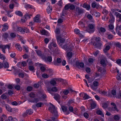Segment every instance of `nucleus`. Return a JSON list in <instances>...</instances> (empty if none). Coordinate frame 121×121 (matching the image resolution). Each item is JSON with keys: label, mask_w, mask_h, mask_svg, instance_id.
<instances>
[{"label": "nucleus", "mask_w": 121, "mask_h": 121, "mask_svg": "<svg viewBox=\"0 0 121 121\" xmlns=\"http://www.w3.org/2000/svg\"><path fill=\"white\" fill-rule=\"evenodd\" d=\"M56 46L57 45L55 43L52 42L49 45L48 48L51 50L53 52H59V50L58 48H57L56 49L55 48V47H56Z\"/></svg>", "instance_id": "obj_1"}, {"label": "nucleus", "mask_w": 121, "mask_h": 121, "mask_svg": "<svg viewBox=\"0 0 121 121\" xmlns=\"http://www.w3.org/2000/svg\"><path fill=\"white\" fill-rule=\"evenodd\" d=\"M49 110L55 116L58 117V115L57 112L53 104H51V105L49 108Z\"/></svg>", "instance_id": "obj_2"}, {"label": "nucleus", "mask_w": 121, "mask_h": 121, "mask_svg": "<svg viewBox=\"0 0 121 121\" xmlns=\"http://www.w3.org/2000/svg\"><path fill=\"white\" fill-rule=\"evenodd\" d=\"M111 45V42H108L105 44V48L103 49V51L104 53H107L110 48V46Z\"/></svg>", "instance_id": "obj_3"}, {"label": "nucleus", "mask_w": 121, "mask_h": 121, "mask_svg": "<svg viewBox=\"0 0 121 121\" xmlns=\"http://www.w3.org/2000/svg\"><path fill=\"white\" fill-rule=\"evenodd\" d=\"M75 7L74 5L70 3L66 4L65 7V10H68L69 9L70 10H73L75 9Z\"/></svg>", "instance_id": "obj_4"}, {"label": "nucleus", "mask_w": 121, "mask_h": 121, "mask_svg": "<svg viewBox=\"0 0 121 121\" xmlns=\"http://www.w3.org/2000/svg\"><path fill=\"white\" fill-rule=\"evenodd\" d=\"M47 90L49 92L52 94V95H53V94L54 93H52V92H57L58 90V89L56 87H53L51 89L48 87L47 88Z\"/></svg>", "instance_id": "obj_5"}, {"label": "nucleus", "mask_w": 121, "mask_h": 121, "mask_svg": "<svg viewBox=\"0 0 121 121\" xmlns=\"http://www.w3.org/2000/svg\"><path fill=\"white\" fill-rule=\"evenodd\" d=\"M33 112L32 109H27L25 112L23 113L22 116L23 117H25L26 116L27 114L31 115Z\"/></svg>", "instance_id": "obj_6"}, {"label": "nucleus", "mask_w": 121, "mask_h": 121, "mask_svg": "<svg viewBox=\"0 0 121 121\" xmlns=\"http://www.w3.org/2000/svg\"><path fill=\"white\" fill-rule=\"evenodd\" d=\"M34 21L36 23H39L41 22V21L40 19V15L39 14L36 15L34 18Z\"/></svg>", "instance_id": "obj_7"}, {"label": "nucleus", "mask_w": 121, "mask_h": 121, "mask_svg": "<svg viewBox=\"0 0 121 121\" xmlns=\"http://www.w3.org/2000/svg\"><path fill=\"white\" fill-rule=\"evenodd\" d=\"M95 25L94 24H90L88 25V27L90 30H91L90 31H88V32L90 33H93L94 32V29L95 28Z\"/></svg>", "instance_id": "obj_8"}, {"label": "nucleus", "mask_w": 121, "mask_h": 121, "mask_svg": "<svg viewBox=\"0 0 121 121\" xmlns=\"http://www.w3.org/2000/svg\"><path fill=\"white\" fill-rule=\"evenodd\" d=\"M41 99L39 98H35L33 99H30L29 100L30 102L37 103L38 102L41 101Z\"/></svg>", "instance_id": "obj_9"}, {"label": "nucleus", "mask_w": 121, "mask_h": 121, "mask_svg": "<svg viewBox=\"0 0 121 121\" xmlns=\"http://www.w3.org/2000/svg\"><path fill=\"white\" fill-rule=\"evenodd\" d=\"M57 40L59 43H63L65 41V40L64 38H62L60 36L57 35L56 37Z\"/></svg>", "instance_id": "obj_10"}, {"label": "nucleus", "mask_w": 121, "mask_h": 121, "mask_svg": "<svg viewBox=\"0 0 121 121\" xmlns=\"http://www.w3.org/2000/svg\"><path fill=\"white\" fill-rule=\"evenodd\" d=\"M76 64L77 66L79 68H83L84 67V65L83 62H79L78 61H77L76 62Z\"/></svg>", "instance_id": "obj_11"}, {"label": "nucleus", "mask_w": 121, "mask_h": 121, "mask_svg": "<svg viewBox=\"0 0 121 121\" xmlns=\"http://www.w3.org/2000/svg\"><path fill=\"white\" fill-rule=\"evenodd\" d=\"M61 108L63 111L65 112V114L66 115H68L70 113L67 110V107L65 106H63L61 107Z\"/></svg>", "instance_id": "obj_12"}, {"label": "nucleus", "mask_w": 121, "mask_h": 121, "mask_svg": "<svg viewBox=\"0 0 121 121\" xmlns=\"http://www.w3.org/2000/svg\"><path fill=\"white\" fill-rule=\"evenodd\" d=\"M103 59H102L100 61V63L103 65L104 66H105L106 65V58L103 55Z\"/></svg>", "instance_id": "obj_13"}, {"label": "nucleus", "mask_w": 121, "mask_h": 121, "mask_svg": "<svg viewBox=\"0 0 121 121\" xmlns=\"http://www.w3.org/2000/svg\"><path fill=\"white\" fill-rule=\"evenodd\" d=\"M40 32L42 35L47 36L49 35V34L48 32L44 29H42L41 30Z\"/></svg>", "instance_id": "obj_14"}, {"label": "nucleus", "mask_w": 121, "mask_h": 121, "mask_svg": "<svg viewBox=\"0 0 121 121\" xmlns=\"http://www.w3.org/2000/svg\"><path fill=\"white\" fill-rule=\"evenodd\" d=\"M61 60L60 58H57V59L56 61L54 60L53 61V63L55 65H58L59 63H60L61 62Z\"/></svg>", "instance_id": "obj_15"}, {"label": "nucleus", "mask_w": 121, "mask_h": 121, "mask_svg": "<svg viewBox=\"0 0 121 121\" xmlns=\"http://www.w3.org/2000/svg\"><path fill=\"white\" fill-rule=\"evenodd\" d=\"M53 95H54V98L56 99L59 103H60V102L59 101V100L60 99V96L58 94H53Z\"/></svg>", "instance_id": "obj_16"}, {"label": "nucleus", "mask_w": 121, "mask_h": 121, "mask_svg": "<svg viewBox=\"0 0 121 121\" xmlns=\"http://www.w3.org/2000/svg\"><path fill=\"white\" fill-rule=\"evenodd\" d=\"M56 78L52 79L50 82V83L51 85L53 86H55L56 84Z\"/></svg>", "instance_id": "obj_17"}, {"label": "nucleus", "mask_w": 121, "mask_h": 121, "mask_svg": "<svg viewBox=\"0 0 121 121\" xmlns=\"http://www.w3.org/2000/svg\"><path fill=\"white\" fill-rule=\"evenodd\" d=\"M4 106L7 110L9 112H11L12 111V109L8 104H4Z\"/></svg>", "instance_id": "obj_18"}, {"label": "nucleus", "mask_w": 121, "mask_h": 121, "mask_svg": "<svg viewBox=\"0 0 121 121\" xmlns=\"http://www.w3.org/2000/svg\"><path fill=\"white\" fill-rule=\"evenodd\" d=\"M47 73L49 77H51L53 75V70L51 69H48L47 71Z\"/></svg>", "instance_id": "obj_19"}, {"label": "nucleus", "mask_w": 121, "mask_h": 121, "mask_svg": "<svg viewBox=\"0 0 121 121\" xmlns=\"http://www.w3.org/2000/svg\"><path fill=\"white\" fill-rule=\"evenodd\" d=\"M3 67L4 68H8L9 67V64L6 61H4L3 62Z\"/></svg>", "instance_id": "obj_20"}, {"label": "nucleus", "mask_w": 121, "mask_h": 121, "mask_svg": "<svg viewBox=\"0 0 121 121\" xmlns=\"http://www.w3.org/2000/svg\"><path fill=\"white\" fill-rule=\"evenodd\" d=\"M63 48H65V49L68 50V51H71L73 48V47L71 45V47H68V48L66 45H65L63 46Z\"/></svg>", "instance_id": "obj_21"}, {"label": "nucleus", "mask_w": 121, "mask_h": 121, "mask_svg": "<svg viewBox=\"0 0 121 121\" xmlns=\"http://www.w3.org/2000/svg\"><path fill=\"white\" fill-rule=\"evenodd\" d=\"M111 104L114 106V107H112V110L114 111H116L117 112H118L119 111V110L117 108L116 104L114 103H111Z\"/></svg>", "instance_id": "obj_22"}, {"label": "nucleus", "mask_w": 121, "mask_h": 121, "mask_svg": "<svg viewBox=\"0 0 121 121\" xmlns=\"http://www.w3.org/2000/svg\"><path fill=\"white\" fill-rule=\"evenodd\" d=\"M52 10V6L49 5L47 8V12L48 13H51Z\"/></svg>", "instance_id": "obj_23"}, {"label": "nucleus", "mask_w": 121, "mask_h": 121, "mask_svg": "<svg viewBox=\"0 0 121 121\" xmlns=\"http://www.w3.org/2000/svg\"><path fill=\"white\" fill-rule=\"evenodd\" d=\"M15 47L16 48L18 51H22V48L19 43H17L16 44Z\"/></svg>", "instance_id": "obj_24"}, {"label": "nucleus", "mask_w": 121, "mask_h": 121, "mask_svg": "<svg viewBox=\"0 0 121 121\" xmlns=\"http://www.w3.org/2000/svg\"><path fill=\"white\" fill-rule=\"evenodd\" d=\"M109 15L110 18V19L109 21V22L111 23H113L114 21V18L112 13H110Z\"/></svg>", "instance_id": "obj_25"}, {"label": "nucleus", "mask_w": 121, "mask_h": 121, "mask_svg": "<svg viewBox=\"0 0 121 121\" xmlns=\"http://www.w3.org/2000/svg\"><path fill=\"white\" fill-rule=\"evenodd\" d=\"M8 29V26L7 24H4L3 26L2 30L4 31Z\"/></svg>", "instance_id": "obj_26"}, {"label": "nucleus", "mask_w": 121, "mask_h": 121, "mask_svg": "<svg viewBox=\"0 0 121 121\" xmlns=\"http://www.w3.org/2000/svg\"><path fill=\"white\" fill-rule=\"evenodd\" d=\"M83 8L86 9L88 10L90 9V6L89 5L85 3L83 4Z\"/></svg>", "instance_id": "obj_27"}, {"label": "nucleus", "mask_w": 121, "mask_h": 121, "mask_svg": "<svg viewBox=\"0 0 121 121\" xmlns=\"http://www.w3.org/2000/svg\"><path fill=\"white\" fill-rule=\"evenodd\" d=\"M98 92L100 94L105 95H106L107 93V92L104 90H99L98 91Z\"/></svg>", "instance_id": "obj_28"}, {"label": "nucleus", "mask_w": 121, "mask_h": 121, "mask_svg": "<svg viewBox=\"0 0 121 121\" xmlns=\"http://www.w3.org/2000/svg\"><path fill=\"white\" fill-rule=\"evenodd\" d=\"M33 6L26 3L25 5V7L26 9H33Z\"/></svg>", "instance_id": "obj_29"}, {"label": "nucleus", "mask_w": 121, "mask_h": 121, "mask_svg": "<svg viewBox=\"0 0 121 121\" xmlns=\"http://www.w3.org/2000/svg\"><path fill=\"white\" fill-rule=\"evenodd\" d=\"M32 16V14H30L29 13H26L25 15L24 16V17H25L27 19L28 18H30Z\"/></svg>", "instance_id": "obj_30"}, {"label": "nucleus", "mask_w": 121, "mask_h": 121, "mask_svg": "<svg viewBox=\"0 0 121 121\" xmlns=\"http://www.w3.org/2000/svg\"><path fill=\"white\" fill-rule=\"evenodd\" d=\"M96 113L97 114L101 115L102 116L104 117V114L100 110H98L96 112Z\"/></svg>", "instance_id": "obj_31"}, {"label": "nucleus", "mask_w": 121, "mask_h": 121, "mask_svg": "<svg viewBox=\"0 0 121 121\" xmlns=\"http://www.w3.org/2000/svg\"><path fill=\"white\" fill-rule=\"evenodd\" d=\"M91 109L95 108L96 107V104L95 102H92L91 104Z\"/></svg>", "instance_id": "obj_32"}, {"label": "nucleus", "mask_w": 121, "mask_h": 121, "mask_svg": "<svg viewBox=\"0 0 121 121\" xmlns=\"http://www.w3.org/2000/svg\"><path fill=\"white\" fill-rule=\"evenodd\" d=\"M92 39H94L95 41L96 42H98L100 41L101 39L99 37H95V36H93L92 38Z\"/></svg>", "instance_id": "obj_33"}, {"label": "nucleus", "mask_w": 121, "mask_h": 121, "mask_svg": "<svg viewBox=\"0 0 121 121\" xmlns=\"http://www.w3.org/2000/svg\"><path fill=\"white\" fill-rule=\"evenodd\" d=\"M67 56L68 59L69 60L72 57V53L70 52H68L67 54Z\"/></svg>", "instance_id": "obj_34"}, {"label": "nucleus", "mask_w": 121, "mask_h": 121, "mask_svg": "<svg viewBox=\"0 0 121 121\" xmlns=\"http://www.w3.org/2000/svg\"><path fill=\"white\" fill-rule=\"evenodd\" d=\"M8 120L10 121H17L16 118H13L12 116H9L8 117Z\"/></svg>", "instance_id": "obj_35"}, {"label": "nucleus", "mask_w": 121, "mask_h": 121, "mask_svg": "<svg viewBox=\"0 0 121 121\" xmlns=\"http://www.w3.org/2000/svg\"><path fill=\"white\" fill-rule=\"evenodd\" d=\"M42 76L43 78L46 79L50 77L47 73H44L42 74Z\"/></svg>", "instance_id": "obj_36"}, {"label": "nucleus", "mask_w": 121, "mask_h": 121, "mask_svg": "<svg viewBox=\"0 0 121 121\" xmlns=\"http://www.w3.org/2000/svg\"><path fill=\"white\" fill-rule=\"evenodd\" d=\"M15 13L20 16H22V12L20 11H17L15 12Z\"/></svg>", "instance_id": "obj_37"}, {"label": "nucleus", "mask_w": 121, "mask_h": 121, "mask_svg": "<svg viewBox=\"0 0 121 121\" xmlns=\"http://www.w3.org/2000/svg\"><path fill=\"white\" fill-rule=\"evenodd\" d=\"M77 9H78L77 12L78 14L79 15L83 13V11L82 9H80L79 7L77 8Z\"/></svg>", "instance_id": "obj_38"}, {"label": "nucleus", "mask_w": 121, "mask_h": 121, "mask_svg": "<svg viewBox=\"0 0 121 121\" xmlns=\"http://www.w3.org/2000/svg\"><path fill=\"white\" fill-rule=\"evenodd\" d=\"M116 16L117 17L119 18L120 19L119 22L121 20V14L118 12H117L116 13Z\"/></svg>", "instance_id": "obj_39"}, {"label": "nucleus", "mask_w": 121, "mask_h": 121, "mask_svg": "<svg viewBox=\"0 0 121 121\" xmlns=\"http://www.w3.org/2000/svg\"><path fill=\"white\" fill-rule=\"evenodd\" d=\"M26 74V73H19L18 75L19 77L23 78L24 77Z\"/></svg>", "instance_id": "obj_40"}, {"label": "nucleus", "mask_w": 121, "mask_h": 121, "mask_svg": "<svg viewBox=\"0 0 121 121\" xmlns=\"http://www.w3.org/2000/svg\"><path fill=\"white\" fill-rule=\"evenodd\" d=\"M25 32L26 33H28L29 32V30L27 28H25L24 29H23V32H22V34H24Z\"/></svg>", "instance_id": "obj_41"}, {"label": "nucleus", "mask_w": 121, "mask_h": 121, "mask_svg": "<svg viewBox=\"0 0 121 121\" xmlns=\"http://www.w3.org/2000/svg\"><path fill=\"white\" fill-rule=\"evenodd\" d=\"M35 94L33 92L30 93L29 95V96L31 98V99L35 97Z\"/></svg>", "instance_id": "obj_42"}, {"label": "nucleus", "mask_w": 121, "mask_h": 121, "mask_svg": "<svg viewBox=\"0 0 121 121\" xmlns=\"http://www.w3.org/2000/svg\"><path fill=\"white\" fill-rule=\"evenodd\" d=\"M74 32L75 33L79 35H81V34L80 33V30L78 29H75L74 30Z\"/></svg>", "instance_id": "obj_43"}, {"label": "nucleus", "mask_w": 121, "mask_h": 121, "mask_svg": "<svg viewBox=\"0 0 121 121\" xmlns=\"http://www.w3.org/2000/svg\"><path fill=\"white\" fill-rule=\"evenodd\" d=\"M62 92L64 95H67L69 93V91L68 90L65 89L63 90Z\"/></svg>", "instance_id": "obj_44"}, {"label": "nucleus", "mask_w": 121, "mask_h": 121, "mask_svg": "<svg viewBox=\"0 0 121 121\" xmlns=\"http://www.w3.org/2000/svg\"><path fill=\"white\" fill-rule=\"evenodd\" d=\"M99 52L98 50H96L94 51L93 52V55L95 56H97L99 54Z\"/></svg>", "instance_id": "obj_45"}, {"label": "nucleus", "mask_w": 121, "mask_h": 121, "mask_svg": "<svg viewBox=\"0 0 121 121\" xmlns=\"http://www.w3.org/2000/svg\"><path fill=\"white\" fill-rule=\"evenodd\" d=\"M90 98L89 96L86 93H85L84 95V96L83 97V99L84 100H86L87 99Z\"/></svg>", "instance_id": "obj_46"}, {"label": "nucleus", "mask_w": 121, "mask_h": 121, "mask_svg": "<svg viewBox=\"0 0 121 121\" xmlns=\"http://www.w3.org/2000/svg\"><path fill=\"white\" fill-rule=\"evenodd\" d=\"M106 31V30L105 28L103 27H100L99 30V32H104Z\"/></svg>", "instance_id": "obj_47"}, {"label": "nucleus", "mask_w": 121, "mask_h": 121, "mask_svg": "<svg viewBox=\"0 0 121 121\" xmlns=\"http://www.w3.org/2000/svg\"><path fill=\"white\" fill-rule=\"evenodd\" d=\"M94 60V59L91 58H90L88 59V61L90 64H91L93 63Z\"/></svg>", "instance_id": "obj_48"}, {"label": "nucleus", "mask_w": 121, "mask_h": 121, "mask_svg": "<svg viewBox=\"0 0 121 121\" xmlns=\"http://www.w3.org/2000/svg\"><path fill=\"white\" fill-rule=\"evenodd\" d=\"M114 118L115 121H118L120 117L119 116L116 115L114 116Z\"/></svg>", "instance_id": "obj_49"}, {"label": "nucleus", "mask_w": 121, "mask_h": 121, "mask_svg": "<svg viewBox=\"0 0 121 121\" xmlns=\"http://www.w3.org/2000/svg\"><path fill=\"white\" fill-rule=\"evenodd\" d=\"M35 52L37 55L39 56H41L42 54V52L40 50H35Z\"/></svg>", "instance_id": "obj_50"}, {"label": "nucleus", "mask_w": 121, "mask_h": 121, "mask_svg": "<svg viewBox=\"0 0 121 121\" xmlns=\"http://www.w3.org/2000/svg\"><path fill=\"white\" fill-rule=\"evenodd\" d=\"M83 115L84 117L86 119L88 118L89 116V114L86 112L83 113Z\"/></svg>", "instance_id": "obj_51"}, {"label": "nucleus", "mask_w": 121, "mask_h": 121, "mask_svg": "<svg viewBox=\"0 0 121 121\" xmlns=\"http://www.w3.org/2000/svg\"><path fill=\"white\" fill-rule=\"evenodd\" d=\"M17 29H15V31H19L21 32H22H22H23V29L20 27H18Z\"/></svg>", "instance_id": "obj_52"}, {"label": "nucleus", "mask_w": 121, "mask_h": 121, "mask_svg": "<svg viewBox=\"0 0 121 121\" xmlns=\"http://www.w3.org/2000/svg\"><path fill=\"white\" fill-rule=\"evenodd\" d=\"M94 15L96 17H99L100 16V13L98 12H95L94 13Z\"/></svg>", "instance_id": "obj_53"}, {"label": "nucleus", "mask_w": 121, "mask_h": 121, "mask_svg": "<svg viewBox=\"0 0 121 121\" xmlns=\"http://www.w3.org/2000/svg\"><path fill=\"white\" fill-rule=\"evenodd\" d=\"M60 29L59 28H57L56 29L55 31V32L56 33V34H60Z\"/></svg>", "instance_id": "obj_54"}, {"label": "nucleus", "mask_w": 121, "mask_h": 121, "mask_svg": "<svg viewBox=\"0 0 121 121\" xmlns=\"http://www.w3.org/2000/svg\"><path fill=\"white\" fill-rule=\"evenodd\" d=\"M3 36L4 38L6 39L7 38L8 36V34L7 33H4L3 34Z\"/></svg>", "instance_id": "obj_55"}, {"label": "nucleus", "mask_w": 121, "mask_h": 121, "mask_svg": "<svg viewBox=\"0 0 121 121\" xmlns=\"http://www.w3.org/2000/svg\"><path fill=\"white\" fill-rule=\"evenodd\" d=\"M23 47L25 51L27 52H28L29 50L28 47L27 46H23Z\"/></svg>", "instance_id": "obj_56"}, {"label": "nucleus", "mask_w": 121, "mask_h": 121, "mask_svg": "<svg viewBox=\"0 0 121 121\" xmlns=\"http://www.w3.org/2000/svg\"><path fill=\"white\" fill-rule=\"evenodd\" d=\"M43 103L42 102H39L37 103L36 104L37 107H41L42 105H43Z\"/></svg>", "instance_id": "obj_57"}, {"label": "nucleus", "mask_w": 121, "mask_h": 121, "mask_svg": "<svg viewBox=\"0 0 121 121\" xmlns=\"http://www.w3.org/2000/svg\"><path fill=\"white\" fill-rule=\"evenodd\" d=\"M102 45V43H98L97 44H96V46L99 48H100Z\"/></svg>", "instance_id": "obj_58"}, {"label": "nucleus", "mask_w": 121, "mask_h": 121, "mask_svg": "<svg viewBox=\"0 0 121 121\" xmlns=\"http://www.w3.org/2000/svg\"><path fill=\"white\" fill-rule=\"evenodd\" d=\"M59 80L62 82L63 83L65 84L67 83V82L65 80H64L63 79H60Z\"/></svg>", "instance_id": "obj_59"}, {"label": "nucleus", "mask_w": 121, "mask_h": 121, "mask_svg": "<svg viewBox=\"0 0 121 121\" xmlns=\"http://www.w3.org/2000/svg\"><path fill=\"white\" fill-rule=\"evenodd\" d=\"M32 89L33 88L32 87L30 86H28L27 87V91H32Z\"/></svg>", "instance_id": "obj_60"}, {"label": "nucleus", "mask_w": 121, "mask_h": 121, "mask_svg": "<svg viewBox=\"0 0 121 121\" xmlns=\"http://www.w3.org/2000/svg\"><path fill=\"white\" fill-rule=\"evenodd\" d=\"M93 84L95 86L97 87L99 85V83L98 82L95 81L93 82Z\"/></svg>", "instance_id": "obj_61"}, {"label": "nucleus", "mask_w": 121, "mask_h": 121, "mask_svg": "<svg viewBox=\"0 0 121 121\" xmlns=\"http://www.w3.org/2000/svg\"><path fill=\"white\" fill-rule=\"evenodd\" d=\"M47 60L49 62H51L52 61V57L50 56H48L47 58Z\"/></svg>", "instance_id": "obj_62"}, {"label": "nucleus", "mask_w": 121, "mask_h": 121, "mask_svg": "<svg viewBox=\"0 0 121 121\" xmlns=\"http://www.w3.org/2000/svg\"><path fill=\"white\" fill-rule=\"evenodd\" d=\"M108 27L111 30H112L114 28L113 25L111 24L109 25Z\"/></svg>", "instance_id": "obj_63"}, {"label": "nucleus", "mask_w": 121, "mask_h": 121, "mask_svg": "<svg viewBox=\"0 0 121 121\" xmlns=\"http://www.w3.org/2000/svg\"><path fill=\"white\" fill-rule=\"evenodd\" d=\"M116 46L119 48L121 49V44L119 43L118 42L116 43Z\"/></svg>", "instance_id": "obj_64"}]
</instances>
